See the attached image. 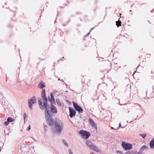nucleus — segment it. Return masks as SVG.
Masks as SVG:
<instances>
[{
	"mask_svg": "<svg viewBox=\"0 0 154 154\" xmlns=\"http://www.w3.org/2000/svg\"><path fill=\"white\" fill-rule=\"evenodd\" d=\"M88 147L92 150H93L94 148H97V146H96L94 143H92V144L90 145Z\"/></svg>",
	"mask_w": 154,
	"mask_h": 154,
	"instance_id": "17",
	"label": "nucleus"
},
{
	"mask_svg": "<svg viewBox=\"0 0 154 154\" xmlns=\"http://www.w3.org/2000/svg\"><path fill=\"white\" fill-rule=\"evenodd\" d=\"M50 97H51V100L50 102H51V103H52L53 104H55V101L54 97V95L53 94V93H52V92H51L50 93Z\"/></svg>",
	"mask_w": 154,
	"mask_h": 154,
	"instance_id": "11",
	"label": "nucleus"
},
{
	"mask_svg": "<svg viewBox=\"0 0 154 154\" xmlns=\"http://www.w3.org/2000/svg\"><path fill=\"white\" fill-rule=\"evenodd\" d=\"M36 103V99L35 96H33L30 99H29L28 101V103L29 105V107L30 109L31 110H32L33 109L32 104H35Z\"/></svg>",
	"mask_w": 154,
	"mask_h": 154,
	"instance_id": "6",
	"label": "nucleus"
},
{
	"mask_svg": "<svg viewBox=\"0 0 154 154\" xmlns=\"http://www.w3.org/2000/svg\"><path fill=\"white\" fill-rule=\"evenodd\" d=\"M58 80L59 81V80H60V78H59L58 79Z\"/></svg>",
	"mask_w": 154,
	"mask_h": 154,
	"instance_id": "62",
	"label": "nucleus"
},
{
	"mask_svg": "<svg viewBox=\"0 0 154 154\" xmlns=\"http://www.w3.org/2000/svg\"><path fill=\"white\" fill-rule=\"evenodd\" d=\"M67 2L68 3H70V2H69V1L67 0Z\"/></svg>",
	"mask_w": 154,
	"mask_h": 154,
	"instance_id": "49",
	"label": "nucleus"
},
{
	"mask_svg": "<svg viewBox=\"0 0 154 154\" xmlns=\"http://www.w3.org/2000/svg\"><path fill=\"white\" fill-rule=\"evenodd\" d=\"M68 152L69 154H73V153L70 149H69Z\"/></svg>",
	"mask_w": 154,
	"mask_h": 154,
	"instance_id": "28",
	"label": "nucleus"
},
{
	"mask_svg": "<svg viewBox=\"0 0 154 154\" xmlns=\"http://www.w3.org/2000/svg\"><path fill=\"white\" fill-rule=\"evenodd\" d=\"M56 102L57 103V104L59 106H61V102L60 101V100L59 99H57L56 100Z\"/></svg>",
	"mask_w": 154,
	"mask_h": 154,
	"instance_id": "22",
	"label": "nucleus"
},
{
	"mask_svg": "<svg viewBox=\"0 0 154 154\" xmlns=\"http://www.w3.org/2000/svg\"><path fill=\"white\" fill-rule=\"evenodd\" d=\"M148 149V147L147 146L144 145L142 146L140 149V151L141 152H143L144 150H147Z\"/></svg>",
	"mask_w": 154,
	"mask_h": 154,
	"instance_id": "14",
	"label": "nucleus"
},
{
	"mask_svg": "<svg viewBox=\"0 0 154 154\" xmlns=\"http://www.w3.org/2000/svg\"><path fill=\"white\" fill-rule=\"evenodd\" d=\"M79 134L82 136L83 138L85 139H88L91 136L89 132L83 130H80Z\"/></svg>",
	"mask_w": 154,
	"mask_h": 154,
	"instance_id": "4",
	"label": "nucleus"
},
{
	"mask_svg": "<svg viewBox=\"0 0 154 154\" xmlns=\"http://www.w3.org/2000/svg\"><path fill=\"white\" fill-rule=\"evenodd\" d=\"M96 8H95L94 9V11L95 14H96Z\"/></svg>",
	"mask_w": 154,
	"mask_h": 154,
	"instance_id": "39",
	"label": "nucleus"
},
{
	"mask_svg": "<svg viewBox=\"0 0 154 154\" xmlns=\"http://www.w3.org/2000/svg\"><path fill=\"white\" fill-rule=\"evenodd\" d=\"M73 106L75 110L78 111L79 113L80 114L82 113L83 111L82 108L77 103L74 101L72 102Z\"/></svg>",
	"mask_w": 154,
	"mask_h": 154,
	"instance_id": "7",
	"label": "nucleus"
},
{
	"mask_svg": "<svg viewBox=\"0 0 154 154\" xmlns=\"http://www.w3.org/2000/svg\"><path fill=\"white\" fill-rule=\"evenodd\" d=\"M117 152L118 153H120V154H123V153L121 151H119V150H118L117 151Z\"/></svg>",
	"mask_w": 154,
	"mask_h": 154,
	"instance_id": "33",
	"label": "nucleus"
},
{
	"mask_svg": "<svg viewBox=\"0 0 154 154\" xmlns=\"http://www.w3.org/2000/svg\"><path fill=\"white\" fill-rule=\"evenodd\" d=\"M56 19H57V18H56V19L54 21V23H56Z\"/></svg>",
	"mask_w": 154,
	"mask_h": 154,
	"instance_id": "48",
	"label": "nucleus"
},
{
	"mask_svg": "<svg viewBox=\"0 0 154 154\" xmlns=\"http://www.w3.org/2000/svg\"><path fill=\"white\" fill-rule=\"evenodd\" d=\"M120 127H121V128H124V127H122L121 122H120V123L119 124V127L117 128V129H119Z\"/></svg>",
	"mask_w": 154,
	"mask_h": 154,
	"instance_id": "29",
	"label": "nucleus"
},
{
	"mask_svg": "<svg viewBox=\"0 0 154 154\" xmlns=\"http://www.w3.org/2000/svg\"><path fill=\"white\" fill-rule=\"evenodd\" d=\"M93 150L99 153H100L101 152V150L97 148H97H94V149H93Z\"/></svg>",
	"mask_w": 154,
	"mask_h": 154,
	"instance_id": "21",
	"label": "nucleus"
},
{
	"mask_svg": "<svg viewBox=\"0 0 154 154\" xmlns=\"http://www.w3.org/2000/svg\"><path fill=\"white\" fill-rule=\"evenodd\" d=\"M90 32H88L86 35L84 36V38H85L86 37L88 36L90 34Z\"/></svg>",
	"mask_w": 154,
	"mask_h": 154,
	"instance_id": "31",
	"label": "nucleus"
},
{
	"mask_svg": "<svg viewBox=\"0 0 154 154\" xmlns=\"http://www.w3.org/2000/svg\"><path fill=\"white\" fill-rule=\"evenodd\" d=\"M57 93V95L58 96L60 94V93L59 92H58Z\"/></svg>",
	"mask_w": 154,
	"mask_h": 154,
	"instance_id": "43",
	"label": "nucleus"
},
{
	"mask_svg": "<svg viewBox=\"0 0 154 154\" xmlns=\"http://www.w3.org/2000/svg\"><path fill=\"white\" fill-rule=\"evenodd\" d=\"M55 131L57 133H60L63 128V123L61 121L55 122L54 124Z\"/></svg>",
	"mask_w": 154,
	"mask_h": 154,
	"instance_id": "3",
	"label": "nucleus"
},
{
	"mask_svg": "<svg viewBox=\"0 0 154 154\" xmlns=\"http://www.w3.org/2000/svg\"><path fill=\"white\" fill-rule=\"evenodd\" d=\"M27 117V115L25 113H24L23 114V118L24 120V122H25L26 121V118Z\"/></svg>",
	"mask_w": 154,
	"mask_h": 154,
	"instance_id": "26",
	"label": "nucleus"
},
{
	"mask_svg": "<svg viewBox=\"0 0 154 154\" xmlns=\"http://www.w3.org/2000/svg\"><path fill=\"white\" fill-rule=\"evenodd\" d=\"M141 152L140 151L139 152H137L136 151V154H141Z\"/></svg>",
	"mask_w": 154,
	"mask_h": 154,
	"instance_id": "35",
	"label": "nucleus"
},
{
	"mask_svg": "<svg viewBox=\"0 0 154 154\" xmlns=\"http://www.w3.org/2000/svg\"><path fill=\"white\" fill-rule=\"evenodd\" d=\"M105 16L103 19V20H104L105 19Z\"/></svg>",
	"mask_w": 154,
	"mask_h": 154,
	"instance_id": "57",
	"label": "nucleus"
},
{
	"mask_svg": "<svg viewBox=\"0 0 154 154\" xmlns=\"http://www.w3.org/2000/svg\"><path fill=\"white\" fill-rule=\"evenodd\" d=\"M69 116L70 117L72 118L75 116L76 115V112L73 108L71 107H69Z\"/></svg>",
	"mask_w": 154,
	"mask_h": 154,
	"instance_id": "8",
	"label": "nucleus"
},
{
	"mask_svg": "<svg viewBox=\"0 0 154 154\" xmlns=\"http://www.w3.org/2000/svg\"><path fill=\"white\" fill-rule=\"evenodd\" d=\"M121 145L125 151L130 150L133 148L132 145L131 143L125 141L122 142Z\"/></svg>",
	"mask_w": 154,
	"mask_h": 154,
	"instance_id": "5",
	"label": "nucleus"
},
{
	"mask_svg": "<svg viewBox=\"0 0 154 154\" xmlns=\"http://www.w3.org/2000/svg\"><path fill=\"white\" fill-rule=\"evenodd\" d=\"M103 21V20H102V21L101 22H100L98 23V25L99 24H100L101 23H102Z\"/></svg>",
	"mask_w": 154,
	"mask_h": 154,
	"instance_id": "45",
	"label": "nucleus"
},
{
	"mask_svg": "<svg viewBox=\"0 0 154 154\" xmlns=\"http://www.w3.org/2000/svg\"><path fill=\"white\" fill-rule=\"evenodd\" d=\"M141 154H145L144 153H143L142 152H141Z\"/></svg>",
	"mask_w": 154,
	"mask_h": 154,
	"instance_id": "56",
	"label": "nucleus"
},
{
	"mask_svg": "<svg viewBox=\"0 0 154 154\" xmlns=\"http://www.w3.org/2000/svg\"><path fill=\"white\" fill-rule=\"evenodd\" d=\"M9 122L8 120H7V121H5L4 122L5 125L6 126L8 125L9 124Z\"/></svg>",
	"mask_w": 154,
	"mask_h": 154,
	"instance_id": "27",
	"label": "nucleus"
},
{
	"mask_svg": "<svg viewBox=\"0 0 154 154\" xmlns=\"http://www.w3.org/2000/svg\"><path fill=\"white\" fill-rule=\"evenodd\" d=\"M70 21V19H69L68 21L66 23V24H67Z\"/></svg>",
	"mask_w": 154,
	"mask_h": 154,
	"instance_id": "36",
	"label": "nucleus"
},
{
	"mask_svg": "<svg viewBox=\"0 0 154 154\" xmlns=\"http://www.w3.org/2000/svg\"><path fill=\"white\" fill-rule=\"evenodd\" d=\"M136 151L135 150L128 151L125 153V154H136Z\"/></svg>",
	"mask_w": 154,
	"mask_h": 154,
	"instance_id": "16",
	"label": "nucleus"
},
{
	"mask_svg": "<svg viewBox=\"0 0 154 154\" xmlns=\"http://www.w3.org/2000/svg\"><path fill=\"white\" fill-rule=\"evenodd\" d=\"M41 97L44 100L43 104L41 98L38 97V105L40 109L42 110H43L45 109L49 108V105H48V98L46 95L45 90V89H43L42 90Z\"/></svg>",
	"mask_w": 154,
	"mask_h": 154,
	"instance_id": "1",
	"label": "nucleus"
},
{
	"mask_svg": "<svg viewBox=\"0 0 154 154\" xmlns=\"http://www.w3.org/2000/svg\"><path fill=\"white\" fill-rule=\"evenodd\" d=\"M13 11L14 12V16L15 15H16V12L15 11Z\"/></svg>",
	"mask_w": 154,
	"mask_h": 154,
	"instance_id": "44",
	"label": "nucleus"
},
{
	"mask_svg": "<svg viewBox=\"0 0 154 154\" xmlns=\"http://www.w3.org/2000/svg\"><path fill=\"white\" fill-rule=\"evenodd\" d=\"M139 135L141 136L143 138L145 139L146 136V133L143 134H139Z\"/></svg>",
	"mask_w": 154,
	"mask_h": 154,
	"instance_id": "24",
	"label": "nucleus"
},
{
	"mask_svg": "<svg viewBox=\"0 0 154 154\" xmlns=\"http://www.w3.org/2000/svg\"><path fill=\"white\" fill-rule=\"evenodd\" d=\"M0 42H3V41H1Z\"/></svg>",
	"mask_w": 154,
	"mask_h": 154,
	"instance_id": "64",
	"label": "nucleus"
},
{
	"mask_svg": "<svg viewBox=\"0 0 154 154\" xmlns=\"http://www.w3.org/2000/svg\"><path fill=\"white\" fill-rule=\"evenodd\" d=\"M146 4V3H142V4H140V5H143V4Z\"/></svg>",
	"mask_w": 154,
	"mask_h": 154,
	"instance_id": "46",
	"label": "nucleus"
},
{
	"mask_svg": "<svg viewBox=\"0 0 154 154\" xmlns=\"http://www.w3.org/2000/svg\"><path fill=\"white\" fill-rule=\"evenodd\" d=\"M149 145L151 148H154V138L152 139L149 142Z\"/></svg>",
	"mask_w": 154,
	"mask_h": 154,
	"instance_id": "13",
	"label": "nucleus"
},
{
	"mask_svg": "<svg viewBox=\"0 0 154 154\" xmlns=\"http://www.w3.org/2000/svg\"><path fill=\"white\" fill-rule=\"evenodd\" d=\"M135 72H134V73H133V75L134 74V73H135V72Z\"/></svg>",
	"mask_w": 154,
	"mask_h": 154,
	"instance_id": "55",
	"label": "nucleus"
},
{
	"mask_svg": "<svg viewBox=\"0 0 154 154\" xmlns=\"http://www.w3.org/2000/svg\"><path fill=\"white\" fill-rule=\"evenodd\" d=\"M116 23V25L118 27L121 26L122 22L121 21H117Z\"/></svg>",
	"mask_w": 154,
	"mask_h": 154,
	"instance_id": "19",
	"label": "nucleus"
},
{
	"mask_svg": "<svg viewBox=\"0 0 154 154\" xmlns=\"http://www.w3.org/2000/svg\"><path fill=\"white\" fill-rule=\"evenodd\" d=\"M153 93H154V92H153V91H152V92L151 93V94H152V96H151V98L153 97H154L153 96V95H153Z\"/></svg>",
	"mask_w": 154,
	"mask_h": 154,
	"instance_id": "37",
	"label": "nucleus"
},
{
	"mask_svg": "<svg viewBox=\"0 0 154 154\" xmlns=\"http://www.w3.org/2000/svg\"><path fill=\"white\" fill-rule=\"evenodd\" d=\"M49 108L45 109V116L46 122L49 125L53 126L54 125L55 122H57L52 118V116L50 113V111L48 110Z\"/></svg>",
	"mask_w": 154,
	"mask_h": 154,
	"instance_id": "2",
	"label": "nucleus"
},
{
	"mask_svg": "<svg viewBox=\"0 0 154 154\" xmlns=\"http://www.w3.org/2000/svg\"><path fill=\"white\" fill-rule=\"evenodd\" d=\"M135 105L136 106H134L135 107L136 109L140 110H142V108L141 107V106L140 105L138 104L135 103Z\"/></svg>",
	"mask_w": 154,
	"mask_h": 154,
	"instance_id": "15",
	"label": "nucleus"
},
{
	"mask_svg": "<svg viewBox=\"0 0 154 154\" xmlns=\"http://www.w3.org/2000/svg\"><path fill=\"white\" fill-rule=\"evenodd\" d=\"M31 129L30 125H29L27 128L26 130L27 131H29Z\"/></svg>",
	"mask_w": 154,
	"mask_h": 154,
	"instance_id": "30",
	"label": "nucleus"
},
{
	"mask_svg": "<svg viewBox=\"0 0 154 154\" xmlns=\"http://www.w3.org/2000/svg\"><path fill=\"white\" fill-rule=\"evenodd\" d=\"M90 154H94L93 152L91 153Z\"/></svg>",
	"mask_w": 154,
	"mask_h": 154,
	"instance_id": "54",
	"label": "nucleus"
},
{
	"mask_svg": "<svg viewBox=\"0 0 154 154\" xmlns=\"http://www.w3.org/2000/svg\"><path fill=\"white\" fill-rule=\"evenodd\" d=\"M38 87L40 89H42L45 87V84L42 81H41L38 85Z\"/></svg>",
	"mask_w": 154,
	"mask_h": 154,
	"instance_id": "12",
	"label": "nucleus"
},
{
	"mask_svg": "<svg viewBox=\"0 0 154 154\" xmlns=\"http://www.w3.org/2000/svg\"><path fill=\"white\" fill-rule=\"evenodd\" d=\"M65 92H66V93H68V91H65Z\"/></svg>",
	"mask_w": 154,
	"mask_h": 154,
	"instance_id": "58",
	"label": "nucleus"
},
{
	"mask_svg": "<svg viewBox=\"0 0 154 154\" xmlns=\"http://www.w3.org/2000/svg\"><path fill=\"white\" fill-rule=\"evenodd\" d=\"M43 126H44V131H45V132H47V128H48V126H47L45 124V123H43Z\"/></svg>",
	"mask_w": 154,
	"mask_h": 154,
	"instance_id": "23",
	"label": "nucleus"
},
{
	"mask_svg": "<svg viewBox=\"0 0 154 154\" xmlns=\"http://www.w3.org/2000/svg\"><path fill=\"white\" fill-rule=\"evenodd\" d=\"M92 143L90 140H87L86 142V144L87 146L88 147L90 146L91 144H92Z\"/></svg>",
	"mask_w": 154,
	"mask_h": 154,
	"instance_id": "18",
	"label": "nucleus"
},
{
	"mask_svg": "<svg viewBox=\"0 0 154 154\" xmlns=\"http://www.w3.org/2000/svg\"><path fill=\"white\" fill-rule=\"evenodd\" d=\"M139 65H138V66H137V68H138V67H139Z\"/></svg>",
	"mask_w": 154,
	"mask_h": 154,
	"instance_id": "63",
	"label": "nucleus"
},
{
	"mask_svg": "<svg viewBox=\"0 0 154 154\" xmlns=\"http://www.w3.org/2000/svg\"><path fill=\"white\" fill-rule=\"evenodd\" d=\"M106 14L105 15V16H106V14H107V11H106Z\"/></svg>",
	"mask_w": 154,
	"mask_h": 154,
	"instance_id": "47",
	"label": "nucleus"
},
{
	"mask_svg": "<svg viewBox=\"0 0 154 154\" xmlns=\"http://www.w3.org/2000/svg\"><path fill=\"white\" fill-rule=\"evenodd\" d=\"M83 40H85V38H84L83 39Z\"/></svg>",
	"mask_w": 154,
	"mask_h": 154,
	"instance_id": "59",
	"label": "nucleus"
},
{
	"mask_svg": "<svg viewBox=\"0 0 154 154\" xmlns=\"http://www.w3.org/2000/svg\"><path fill=\"white\" fill-rule=\"evenodd\" d=\"M57 92V91L56 90H54L52 93H53V94H56Z\"/></svg>",
	"mask_w": 154,
	"mask_h": 154,
	"instance_id": "34",
	"label": "nucleus"
},
{
	"mask_svg": "<svg viewBox=\"0 0 154 154\" xmlns=\"http://www.w3.org/2000/svg\"><path fill=\"white\" fill-rule=\"evenodd\" d=\"M62 141L63 143L64 144V145L67 147L68 146V144L67 143L66 141L64 139L62 140Z\"/></svg>",
	"mask_w": 154,
	"mask_h": 154,
	"instance_id": "25",
	"label": "nucleus"
},
{
	"mask_svg": "<svg viewBox=\"0 0 154 154\" xmlns=\"http://www.w3.org/2000/svg\"><path fill=\"white\" fill-rule=\"evenodd\" d=\"M7 120L9 122H12L14 120V119L13 118H12L11 117H8L7 119Z\"/></svg>",
	"mask_w": 154,
	"mask_h": 154,
	"instance_id": "20",
	"label": "nucleus"
},
{
	"mask_svg": "<svg viewBox=\"0 0 154 154\" xmlns=\"http://www.w3.org/2000/svg\"><path fill=\"white\" fill-rule=\"evenodd\" d=\"M76 14H82V13H80V12H76Z\"/></svg>",
	"mask_w": 154,
	"mask_h": 154,
	"instance_id": "40",
	"label": "nucleus"
},
{
	"mask_svg": "<svg viewBox=\"0 0 154 154\" xmlns=\"http://www.w3.org/2000/svg\"><path fill=\"white\" fill-rule=\"evenodd\" d=\"M64 5V6H67V4H65Z\"/></svg>",
	"mask_w": 154,
	"mask_h": 154,
	"instance_id": "52",
	"label": "nucleus"
},
{
	"mask_svg": "<svg viewBox=\"0 0 154 154\" xmlns=\"http://www.w3.org/2000/svg\"><path fill=\"white\" fill-rule=\"evenodd\" d=\"M88 121L90 123L91 126L93 128H94L96 131L97 130V126L96 124L94 122L93 119L91 118H89L88 119Z\"/></svg>",
	"mask_w": 154,
	"mask_h": 154,
	"instance_id": "9",
	"label": "nucleus"
},
{
	"mask_svg": "<svg viewBox=\"0 0 154 154\" xmlns=\"http://www.w3.org/2000/svg\"><path fill=\"white\" fill-rule=\"evenodd\" d=\"M61 7V8H64V7H63L61 6V7Z\"/></svg>",
	"mask_w": 154,
	"mask_h": 154,
	"instance_id": "61",
	"label": "nucleus"
},
{
	"mask_svg": "<svg viewBox=\"0 0 154 154\" xmlns=\"http://www.w3.org/2000/svg\"><path fill=\"white\" fill-rule=\"evenodd\" d=\"M60 61V60H59L57 61V62H58V63H59V61Z\"/></svg>",
	"mask_w": 154,
	"mask_h": 154,
	"instance_id": "53",
	"label": "nucleus"
},
{
	"mask_svg": "<svg viewBox=\"0 0 154 154\" xmlns=\"http://www.w3.org/2000/svg\"><path fill=\"white\" fill-rule=\"evenodd\" d=\"M61 81H62L64 83V82L63 80H62Z\"/></svg>",
	"mask_w": 154,
	"mask_h": 154,
	"instance_id": "60",
	"label": "nucleus"
},
{
	"mask_svg": "<svg viewBox=\"0 0 154 154\" xmlns=\"http://www.w3.org/2000/svg\"><path fill=\"white\" fill-rule=\"evenodd\" d=\"M150 54H149V56L148 57H150Z\"/></svg>",
	"mask_w": 154,
	"mask_h": 154,
	"instance_id": "50",
	"label": "nucleus"
},
{
	"mask_svg": "<svg viewBox=\"0 0 154 154\" xmlns=\"http://www.w3.org/2000/svg\"><path fill=\"white\" fill-rule=\"evenodd\" d=\"M16 9L17 10V7H15L14 8Z\"/></svg>",
	"mask_w": 154,
	"mask_h": 154,
	"instance_id": "51",
	"label": "nucleus"
},
{
	"mask_svg": "<svg viewBox=\"0 0 154 154\" xmlns=\"http://www.w3.org/2000/svg\"><path fill=\"white\" fill-rule=\"evenodd\" d=\"M75 16V15H71V17H74Z\"/></svg>",
	"mask_w": 154,
	"mask_h": 154,
	"instance_id": "42",
	"label": "nucleus"
},
{
	"mask_svg": "<svg viewBox=\"0 0 154 154\" xmlns=\"http://www.w3.org/2000/svg\"><path fill=\"white\" fill-rule=\"evenodd\" d=\"M67 24H66V23L65 24H62V25L63 26H65Z\"/></svg>",
	"mask_w": 154,
	"mask_h": 154,
	"instance_id": "41",
	"label": "nucleus"
},
{
	"mask_svg": "<svg viewBox=\"0 0 154 154\" xmlns=\"http://www.w3.org/2000/svg\"><path fill=\"white\" fill-rule=\"evenodd\" d=\"M48 101L49 102H50V101L51 100V97L50 98L49 96H48Z\"/></svg>",
	"mask_w": 154,
	"mask_h": 154,
	"instance_id": "38",
	"label": "nucleus"
},
{
	"mask_svg": "<svg viewBox=\"0 0 154 154\" xmlns=\"http://www.w3.org/2000/svg\"><path fill=\"white\" fill-rule=\"evenodd\" d=\"M51 112L54 113H56L57 112V109L56 107L53 105V104L51 103Z\"/></svg>",
	"mask_w": 154,
	"mask_h": 154,
	"instance_id": "10",
	"label": "nucleus"
},
{
	"mask_svg": "<svg viewBox=\"0 0 154 154\" xmlns=\"http://www.w3.org/2000/svg\"><path fill=\"white\" fill-rule=\"evenodd\" d=\"M98 26V25H96L94 26V27H93V28H92L91 30H90V32H91L92 30H93L95 27H97V26Z\"/></svg>",
	"mask_w": 154,
	"mask_h": 154,
	"instance_id": "32",
	"label": "nucleus"
}]
</instances>
